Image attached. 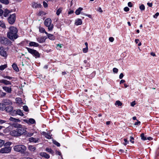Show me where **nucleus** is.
I'll list each match as a JSON object with an SVG mask.
<instances>
[{
    "label": "nucleus",
    "mask_w": 159,
    "mask_h": 159,
    "mask_svg": "<svg viewBox=\"0 0 159 159\" xmlns=\"http://www.w3.org/2000/svg\"><path fill=\"white\" fill-rule=\"evenodd\" d=\"M5 106L2 103H0V110L3 111L5 109Z\"/></svg>",
    "instance_id": "obj_27"
},
{
    "label": "nucleus",
    "mask_w": 159,
    "mask_h": 159,
    "mask_svg": "<svg viewBox=\"0 0 159 159\" xmlns=\"http://www.w3.org/2000/svg\"><path fill=\"white\" fill-rule=\"evenodd\" d=\"M3 12V10L0 9V16H1Z\"/></svg>",
    "instance_id": "obj_60"
},
{
    "label": "nucleus",
    "mask_w": 159,
    "mask_h": 159,
    "mask_svg": "<svg viewBox=\"0 0 159 159\" xmlns=\"http://www.w3.org/2000/svg\"><path fill=\"white\" fill-rule=\"evenodd\" d=\"M28 121L31 124H33L35 123V121L34 119L32 118L30 119Z\"/></svg>",
    "instance_id": "obj_34"
},
{
    "label": "nucleus",
    "mask_w": 159,
    "mask_h": 159,
    "mask_svg": "<svg viewBox=\"0 0 159 159\" xmlns=\"http://www.w3.org/2000/svg\"><path fill=\"white\" fill-rule=\"evenodd\" d=\"M0 83H3L6 85L11 84L10 82L5 80H0Z\"/></svg>",
    "instance_id": "obj_15"
},
{
    "label": "nucleus",
    "mask_w": 159,
    "mask_h": 159,
    "mask_svg": "<svg viewBox=\"0 0 159 159\" xmlns=\"http://www.w3.org/2000/svg\"><path fill=\"white\" fill-rule=\"evenodd\" d=\"M140 124V121H138H138L135 122L134 125H138L139 124Z\"/></svg>",
    "instance_id": "obj_57"
},
{
    "label": "nucleus",
    "mask_w": 159,
    "mask_h": 159,
    "mask_svg": "<svg viewBox=\"0 0 159 159\" xmlns=\"http://www.w3.org/2000/svg\"><path fill=\"white\" fill-rule=\"evenodd\" d=\"M125 82V80H121L120 82V84H121L122 83H123Z\"/></svg>",
    "instance_id": "obj_63"
},
{
    "label": "nucleus",
    "mask_w": 159,
    "mask_h": 159,
    "mask_svg": "<svg viewBox=\"0 0 159 159\" xmlns=\"http://www.w3.org/2000/svg\"><path fill=\"white\" fill-rule=\"evenodd\" d=\"M10 134L11 135L14 136H20L18 133V131L16 130H13L10 132Z\"/></svg>",
    "instance_id": "obj_11"
},
{
    "label": "nucleus",
    "mask_w": 159,
    "mask_h": 159,
    "mask_svg": "<svg viewBox=\"0 0 159 159\" xmlns=\"http://www.w3.org/2000/svg\"><path fill=\"white\" fill-rule=\"evenodd\" d=\"M98 11L100 12H102V10L101 7H99L98 9Z\"/></svg>",
    "instance_id": "obj_61"
},
{
    "label": "nucleus",
    "mask_w": 159,
    "mask_h": 159,
    "mask_svg": "<svg viewBox=\"0 0 159 159\" xmlns=\"http://www.w3.org/2000/svg\"><path fill=\"white\" fill-rule=\"evenodd\" d=\"M41 5L40 4H38L36 3H34L32 5V7L33 8H37L40 7Z\"/></svg>",
    "instance_id": "obj_23"
},
{
    "label": "nucleus",
    "mask_w": 159,
    "mask_h": 159,
    "mask_svg": "<svg viewBox=\"0 0 159 159\" xmlns=\"http://www.w3.org/2000/svg\"><path fill=\"white\" fill-rule=\"evenodd\" d=\"M40 155L42 157H44L46 158H49L50 157L49 155L45 152H42L40 153Z\"/></svg>",
    "instance_id": "obj_13"
},
{
    "label": "nucleus",
    "mask_w": 159,
    "mask_h": 159,
    "mask_svg": "<svg viewBox=\"0 0 159 159\" xmlns=\"http://www.w3.org/2000/svg\"><path fill=\"white\" fill-rule=\"evenodd\" d=\"M0 1L2 3L5 4H7L9 3V2L8 0H0Z\"/></svg>",
    "instance_id": "obj_32"
},
{
    "label": "nucleus",
    "mask_w": 159,
    "mask_h": 159,
    "mask_svg": "<svg viewBox=\"0 0 159 159\" xmlns=\"http://www.w3.org/2000/svg\"><path fill=\"white\" fill-rule=\"evenodd\" d=\"M139 8L142 11L143 10L145 9V7L142 4L140 6Z\"/></svg>",
    "instance_id": "obj_41"
},
{
    "label": "nucleus",
    "mask_w": 159,
    "mask_h": 159,
    "mask_svg": "<svg viewBox=\"0 0 159 159\" xmlns=\"http://www.w3.org/2000/svg\"><path fill=\"white\" fill-rule=\"evenodd\" d=\"M113 71L114 72L117 73L118 72V70L116 68H114L113 69Z\"/></svg>",
    "instance_id": "obj_47"
},
{
    "label": "nucleus",
    "mask_w": 159,
    "mask_h": 159,
    "mask_svg": "<svg viewBox=\"0 0 159 159\" xmlns=\"http://www.w3.org/2000/svg\"><path fill=\"white\" fill-rule=\"evenodd\" d=\"M7 112H10L11 115H13L16 111L15 110H13V107L11 106H8L5 107V110Z\"/></svg>",
    "instance_id": "obj_8"
},
{
    "label": "nucleus",
    "mask_w": 159,
    "mask_h": 159,
    "mask_svg": "<svg viewBox=\"0 0 159 159\" xmlns=\"http://www.w3.org/2000/svg\"><path fill=\"white\" fill-rule=\"evenodd\" d=\"M12 67L14 70L16 71H19V69L18 68L17 65L15 63H14L12 65Z\"/></svg>",
    "instance_id": "obj_25"
},
{
    "label": "nucleus",
    "mask_w": 159,
    "mask_h": 159,
    "mask_svg": "<svg viewBox=\"0 0 159 159\" xmlns=\"http://www.w3.org/2000/svg\"><path fill=\"white\" fill-rule=\"evenodd\" d=\"M21 159H32L30 157H24Z\"/></svg>",
    "instance_id": "obj_64"
},
{
    "label": "nucleus",
    "mask_w": 159,
    "mask_h": 159,
    "mask_svg": "<svg viewBox=\"0 0 159 159\" xmlns=\"http://www.w3.org/2000/svg\"><path fill=\"white\" fill-rule=\"evenodd\" d=\"M135 101H134L133 102L131 103V105L133 107L135 104Z\"/></svg>",
    "instance_id": "obj_58"
},
{
    "label": "nucleus",
    "mask_w": 159,
    "mask_h": 159,
    "mask_svg": "<svg viewBox=\"0 0 159 159\" xmlns=\"http://www.w3.org/2000/svg\"><path fill=\"white\" fill-rule=\"evenodd\" d=\"M0 42L2 44H6L8 43L10 41L7 38L3 37H0Z\"/></svg>",
    "instance_id": "obj_9"
},
{
    "label": "nucleus",
    "mask_w": 159,
    "mask_h": 159,
    "mask_svg": "<svg viewBox=\"0 0 159 159\" xmlns=\"http://www.w3.org/2000/svg\"><path fill=\"white\" fill-rule=\"evenodd\" d=\"M159 15L158 12H157L153 16V17L154 18H156L157 16Z\"/></svg>",
    "instance_id": "obj_53"
},
{
    "label": "nucleus",
    "mask_w": 159,
    "mask_h": 159,
    "mask_svg": "<svg viewBox=\"0 0 159 159\" xmlns=\"http://www.w3.org/2000/svg\"><path fill=\"white\" fill-rule=\"evenodd\" d=\"M29 45L31 46L38 47L39 44L38 43L33 42H31L29 43Z\"/></svg>",
    "instance_id": "obj_16"
},
{
    "label": "nucleus",
    "mask_w": 159,
    "mask_h": 159,
    "mask_svg": "<svg viewBox=\"0 0 159 159\" xmlns=\"http://www.w3.org/2000/svg\"><path fill=\"white\" fill-rule=\"evenodd\" d=\"M9 29V31L7 34V37L11 40L13 39H17L18 37L17 34L18 30L17 28L15 27L11 26Z\"/></svg>",
    "instance_id": "obj_1"
},
{
    "label": "nucleus",
    "mask_w": 159,
    "mask_h": 159,
    "mask_svg": "<svg viewBox=\"0 0 159 159\" xmlns=\"http://www.w3.org/2000/svg\"><path fill=\"white\" fill-rule=\"evenodd\" d=\"M116 105H118V106H121L122 105V103L119 101H117L115 103Z\"/></svg>",
    "instance_id": "obj_36"
},
{
    "label": "nucleus",
    "mask_w": 159,
    "mask_h": 159,
    "mask_svg": "<svg viewBox=\"0 0 159 159\" xmlns=\"http://www.w3.org/2000/svg\"><path fill=\"white\" fill-rule=\"evenodd\" d=\"M39 31L41 33H45L46 34H48V33L45 31V30L42 27H40L39 28Z\"/></svg>",
    "instance_id": "obj_29"
},
{
    "label": "nucleus",
    "mask_w": 159,
    "mask_h": 159,
    "mask_svg": "<svg viewBox=\"0 0 159 159\" xmlns=\"http://www.w3.org/2000/svg\"><path fill=\"white\" fill-rule=\"evenodd\" d=\"M2 88L7 93H11V88L6 86H4Z\"/></svg>",
    "instance_id": "obj_14"
},
{
    "label": "nucleus",
    "mask_w": 159,
    "mask_h": 159,
    "mask_svg": "<svg viewBox=\"0 0 159 159\" xmlns=\"http://www.w3.org/2000/svg\"><path fill=\"white\" fill-rule=\"evenodd\" d=\"M16 129L20 136L23 134H25L27 133V132L26 130V128L22 127V126L19 127Z\"/></svg>",
    "instance_id": "obj_5"
},
{
    "label": "nucleus",
    "mask_w": 159,
    "mask_h": 159,
    "mask_svg": "<svg viewBox=\"0 0 159 159\" xmlns=\"http://www.w3.org/2000/svg\"><path fill=\"white\" fill-rule=\"evenodd\" d=\"M114 38H113V37H110V38H109V40L110 42H113V41H114Z\"/></svg>",
    "instance_id": "obj_49"
},
{
    "label": "nucleus",
    "mask_w": 159,
    "mask_h": 159,
    "mask_svg": "<svg viewBox=\"0 0 159 159\" xmlns=\"http://www.w3.org/2000/svg\"><path fill=\"white\" fill-rule=\"evenodd\" d=\"M124 141L125 142V143H124V144L125 145H126L127 144V143H128L127 139H124Z\"/></svg>",
    "instance_id": "obj_52"
},
{
    "label": "nucleus",
    "mask_w": 159,
    "mask_h": 159,
    "mask_svg": "<svg viewBox=\"0 0 159 159\" xmlns=\"http://www.w3.org/2000/svg\"><path fill=\"white\" fill-rule=\"evenodd\" d=\"M44 13V12L42 11H40L38 14V16H41L43 14V13Z\"/></svg>",
    "instance_id": "obj_48"
},
{
    "label": "nucleus",
    "mask_w": 159,
    "mask_h": 159,
    "mask_svg": "<svg viewBox=\"0 0 159 159\" xmlns=\"http://www.w3.org/2000/svg\"><path fill=\"white\" fill-rule=\"evenodd\" d=\"M16 20V15L15 14L11 15L8 19L9 23L13 24L15 22Z\"/></svg>",
    "instance_id": "obj_7"
},
{
    "label": "nucleus",
    "mask_w": 159,
    "mask_h": 159,
    "mask_svg": "<svg viewBox=\"0 0 159 159\" xmlns=\"http://www.w3.org/2000/svg\"><path fill=\"white\" fill-rule=\"evenodd\" d=\"M28 149L30 151L32 152H34L36 148L32 145H29L28 147Z\"/></svg>",
    "instance_id": "obj_18"
},
{
    "label": "nucleus",
    "mask_w": 159,
    "mask_h": 159,
    "mask_svg": "<svg viewBox=\"0 0 159 159\" xmlns=\"http://www.w3.org/2000/svg\"><path fill=\"white\" fill-rule=\"evenodd\" d=\"M82 24V21L80 19H78L77 21H76L75 24L76 25H80Z\"/></svg>",
    "instance_id": "obj_26"
},
{
    "label": "nucleus",
    "mask_w": 159,
    "mask_h": 159,
    "mask_svg": "<svg viewBox=\"0 0 159 159\" xmlns=\"http://www.w3.org/2000/svg\"><path fill=\"white\" fill-rule=\"evenodd\" d=\"M7 67V65L5 64L4 65H2L0 66V70H2L6 68Z\"/></svg>",
    "instance_id": "obj_37"
},
{
    "label": "nucleus",
    "mask_w": 159,
    "mask_h": 159,
    "mask_svg": "<svg viewBox=\"0 0 159 159\" xmlns=\"http://www.w3.org/2000/svg\"><path fill=\"white\" fill-rule=\"evenodd\" d=\"M0 54L1 56L5 57H7V53L2 47H0Z\"/></svg>",
    "instance_id": "obj_10"
},
{
    "label": "nucleus",
    "mask_w": 159,
    "mask_h": 159,
    "mask_svg": "<svg viewBox=\"0 0 159 159\" xmlns=\"http://www.w3.org/2000/svg\"><path fill=\"white\" fill-rule=\"evenodd\" d=\"M6 122V121L3 120H0V124H2Z\"/></svg>",
    "instance_id": "obj_59"
},
{
    "label": "nucleus",
    "mask_w": 159,
    "mask_h": 159,
    "mask_svg": "<svg viewBox=\"0 0 159 159\" xmlns=\"http://www.w3.org/2000/svg\"><path fill=\"white\" fill-rule=\"evenodd\" d=\"M56 154L59 155H61V152H60L59 151H58L56 152Z\"/></svg>",
    "instance_id": "obj_62"
},
{
    "label": "nucleus",
    "mask_w": 159,
    "mask_h": 159,
    "mask_svg": "<svg viewBox=\"0 0 159 159\" xmlns=\"http://www.w3.org/2000/svg\"><path fill=\"white\" fill-rule=\"evenodd\" d=\"M43 5L44 7H47L48 6V4L45 2L44 1L43 2Z\"/></svg>",
    "instance_id": "obj_45"
},
{
    "label": "nucleus",
    "mask_w": 159,
    "mask_h": 159,
    "mask_svg": "<svg viewBox=\"0 0 159 159\" xmlns=\"http://www.w3.org/2000/svg\"><path fill=\"white\" fill-rule=\"evenodd\" d=\"M23 109L24 110L26 111H28V107L27 106H24L23 107Z\"/></svg>",
    "instance_id": "obj_42"
},
{
    "label": "nucleus",
    "mask_w": 159,
    "mask_h": 159,
    "mask_svg": "<svg viewBox=\"0 0 159 159\" xmlns=\"http://www.w3.org/2000/svg\"><path fill=\"white\" fill-rule=\"evenodd\" d=\"M14 149L16 151L20 152L21 153H24L26 149L25 146L22 145H18L15 146L14 147Z\"/></svg>",
    "instance_id": "obj_2"
},
{
    "label": "nucleus",
    "mask_w": 159,
    "mask_h": 159,
    "mask_svg": "<svg viewBox=\"0 0 159 159\" xmlns=\"http://www.w3.org/2000/svg\"><path fill=\"white\" fill-rule=\"evenodd\" d=\"M45 39L44 37H41L37 39L38 41L40 43L44 42L45 41Z\"/></svg>",
    "instance_id": "obj_19"
},
{
    "label": "nucleus",
    "mask_w": 159,
    "mask_h": 159,
    "mask_svg": "<svg viewBox=\"0 0 159 159\" xmlns=\"http://www.w3.org/2000/svg\"><path fill=\"white\" fill-rule=\"evenodd\" d=\"M83 8L79 7L78 9H77L75 12L76 15H78L80 13L81 11L83 10Z\"/></svg>",
    "instance_id": "obj_21"
},
{
    "label": "nucleus",
    "mask_w": 159,
    "mask_h": 159,
    "mask_svg": "<svg viewBox=\"0 0 159 159\" xmlns=\"http://www.w3.org/2000/svg\"><path fill=\"white\" fill-rule=\"evenodd\" d=\"M128 6L130 7H131L132 6V4L130 2H129L128 3Z\"/></svg>",
    "instance_id": "obj_55"
},
{
    "label": "nucleus",
    "mask_w": 159,
    "mask_h": 159,
    "mask_svg": "<svg viewBox=\"0 0 159 159\" xmlns=\"http://www.w3.org/2000/svg\"><path fill=\"white\" fill-rule=\"evenodd\" d=\"M26 48L29 52L35 56L36 57H40V55L39 52L36 50L27 47H26Z\"/></svg>",
    "instance_id": "obj_4"
},
{
    "label": "nucleus",
    "mask_w": 159,
    "mask_h": 159,
    "mask_svg": "<svg viewBox=\"0 0 159 159\" xmlns=\"http://www.w3.org/2000/svg\"><path fill=\"white\" fill-rule=\"evenodd\" d=\"M0 26L3 28H5V24L3 21H0Z\"/></svg>",
    "instance_id": "obj_38"
},
{
    "label": "nucleus",
    "mask_w": 159,
    "mask_h": 159,
    "mask_svg": "<svg viewBox=\"0 0 159 159\" xmlns=\"http://www.w3.org/2000/svg\"><path fill=\"white\" fill-rule=\"evenodd\" d=\"M11 150V148L10 147H6L2 148L0 150V152L2 153H9Z\"/></svg>",
    "instance_id": "obj_6"
},
{
    "label": "nucleus",
    "mask_w": 159,
    "mask_h": 159,
    "mask_svg": "<svg viewBox=\"0 0 159 159\" xmlns=\"http://www.w3.org/2000/svg\"><path fill=\"white\" fill-rule=\"evenodd\" d=\"M88 50V47H86V48H84L83 49V52L84 53H86L87 52Z\"/></svg>",
    "instance_id": "obj_44"
},
{
    "label": "nucleus",
    "mask_w": 159,
    "mask_h": 159,
    "mask_svg": "<svg viewBox=\"0 0 159 159\" xmlns=\"http://www.w3.org/2000/svg\"><path fill=\"white\" fill-rule=\"evenodd\" d=\"M46 34L48 35V38L49 39H50L51 40H54L55 39V37L53 35L51 34H49L48 33V34Z\"/></svg>",
    "instance_id": "obj_22"
},
{
    "label": "nucleus",
    "mask_w": 159,
    "mask_h": 159,
    "mask_svg": "<svg viewBox=\"0 0 159 159\" xmlns=\"http://www.w3.org/2000/svg\"><path fill=\"white\" fill-rule=\"evenodd\" d=\"M11 12L7 9H5L3 15L5 17H6Z\"/></svg>",
    "instance_id": "obj_24"
},
{
    "label": "nucleus",
    "mask_w": 159,
    "mask_h": 159,
    "mask_svg": "<svg viewBox=\"0 0 159 159\" xmlns=\"http://www.w3.org/2000/svg\"><path fill=\"white\" fill-rule=\"evenodd\" d=\"M52 20L50 18L46 19L44 21V25L48 27V29L49 30H52L53 28V25L51 23Z\"/></svg>",
    "instance_id": "obj_3"
},
{
    "label": "nucleus",
    "mask_w": 159,
    "mask_h": 159,
    "mask_svg": "<svg viewBox=\"0 0 159 159\" xmlns=\"http://www.w3.org/2000/svg\"><path fill=\"white\" fill-rule=\"evenodd\" d=\"M3 104L5 106V107L7 105H10L12 104L11 102L8 99H4L3 101Z\"/></svg>",
    "instance_id": "obj_12"
},
{
    "label": "nucleus",
    "mask_w": 159,
    "mask_h": 159,
    "mask_svg": "<svg viewBox=\"0 0 159 159\" xmlns=\"http://www.w3.org/2000/svg\"><path fill=\"white\" fill-rule=\"evenodd\" d=\"M16 113L17 114L20 115L21 116H24L23 113L20 110H17L16 111Z\"/></svg>",
    "instance_id": "obj_30"
},
{
    "label": "nucleus",
    "mask_w": 159,
    "mask_h": 159,
    "mask_svg": "<svg viewBox=\"0 0 159 159\" xmlns=\"http://www.w3.org/2000/svg\"><path fill=\"white\" fill-rule=\"evenodd\" d=\"M13 125L15 127L17 128H19V127H20L22 126V125H21L16 123H15L14 124H13Z\"/></svg>",
    "instance_id": "obj_39"
},
{
    "label": "nucleus",
    "mask_w": 159,
    "mask_h": 159,
    "mask_svg": "<svg viewBox=\"0 0 159 159\" xmlns=\"http://www.w3.org/2000/svg\"><path fill=\"white\" fill-rule=\"evenodd\" d=\"M1 94H0L1 97H4L6 95V93L3 92H1Z\"/></svg>",
    "instance_id": "obj_50"
},
{
    "label": "nucleus",
    "mask_w": 159,
    "mask_h": 159,
    "mask_svg": "<svg viewBox=\"0 0 159 159\" xmlns=\"http://www.w3.org/2000/svg\"><path fill=\"white\" fill-rule=\"evenodd\" d=\"M46 150L49 152H50L52 154H53L54 153L53 151H52L51 148H47L46 149Z\"/></svg>",
    "instance_id": "obj_35"
},
{
    "label": "nucleus",
    "mask_w": 159,
    "mask_h": 159,
    "mask_svg": "<svg viewBox=\"0 0 159 159\" xmlns=\"http://www.w3.org/2000/svg\"><path fill=\"white\" fill-rule=\"evenodd\" d=\"M124 76L123 74L122 73H121L119 76V78L120 79H121Z\"/></svg>",
    "instance_id": "obj_54"
},
{
    "label": "nucleus",
    "mask_w": 159,
    "mask_h": 159,
    "mask_svg": "<svg viewBox=\"0 0 159 159\" xmlns=\"http://www.w3.org/2000/svg\"><path fill=\"white\" fill-rule=\"evenodd\" d=\"M4 144V141L0 139V147H2Z\"/></svg>",
    "instance_id": "obj_40"
},
{
    "label": "nucleus",
    "mask_w": 159,
    "mask_h": 159,
    "mask_svg": "<svg viewBox=\"0 0 159 159\" xmlns=\"http://www.w3.org/2000/svg\"><path fill=\"white\" fill-rule=\"evenodd\" d=\"M42 134L44 135L46 138L48 139H51V136L47 133L43 132L42 133Z\"/></svg>",
    "instance_id": "obj_20"
},
{
    "label": "nucleus",
    "mask_w": 159,
    "mask_h": 159,
    "mask_svg": "<svg viewBox=\"0 0 159 159\" xmlns=\"http://www.w3.org/2000/svg\"><path fill=\"white\" fill-rule=\"evenodd\" d=\"M147 5L149 7H151L152 6V3H150L148 2L147 3Z\"/></svg>",
    "instance_id": "obj_56"
},
{
    "label": "nucleus",
    "mask_w": 159,
    "mask_h": 159,
    "mask_svg": "<svg viewBox=\"0 0 159 159\" xmlns=\"http://www.w3.org/2000/svg\"><path fill=\"white\" fill-rule=\"evenodd\" d=\"M140 136L141 137V139L143 140H146L147 139L146 137L144 136V133L141 134Z\"/></svg>",
    "instance_id": "obj_33"
},
{
    "label": "nucleus",
    "mask_w": 159,
    "mask_h": 159,
    "mask_svg": "<svg viewBox=\"0 0 159 159\" xmlns=\"http://www.w3.org/2000/svg\"><path fill=\"white\" fill-rule=\"evenodd\" d=\"M53 143L55 145H56L58 147H59L60 145V143H59L57 142L56 141H53Z\"/></svg>",
    "instance_id": "obj_43"
},
{
    "label": "nucleus",
    "mask_w": 159,
    "mask_h": 159,
    "mask_svg": "<svg viewBox=\"0 0 159 159\" xmlns=\"http://www.w3.org/2000/svg\"><path fill=\"white\" fill-rule=\"evenodd\" d=\"M11 143L10 142H7V143H4V146H7L8 145H10L11 144Z\"/></svg>",
    "instance_id": "obj_46"
},
{
    "label": "nucleus",
    "mask_w": 159,
    "mask_h": 159,
    "mask_svg": "<svg viewBox=\"0 0 159 159\" xmlns=\"http://www.w3.org/2000/svg\"><path fill=\"white\" fill-rule=\"evenodd\" d=\"M9 119H10V120L11 121H14V122H20V120L19 119H16V118H13L12 117H11Z\"/></svg>",
    "instance_id": "obj_17"
},
{
    "label": "nucleus",
    "mask_w": 159,
    "mask_h": 159,
    "mask_svg": "<svg viewBox=\"0 0 159 159\" xmlns=\"http://www.w3.org/2000/svg\"><path fill=\"white\" fill-rule=\"evenodd\" d=\"M124 10L125 11H127L129 10V8L128 7H126L124 8Z\"/></svg>",
    "instance_id": "obj_51"
},
{
    "label": "nucleus",
    "mask_w": 159,
    "mask_h": 159,
    "mask_svg": "<svg viewBox=\"0 0 159 159\" xmlns=\"http://www.w3.org/2000/svg\"><path fill=\"white\" fill-rule=\"evenodd\" d=\"M29 140L30 142H34L36 143L38 141V140L34 138L31 137L29 138Z\"/></svg>",
    "instance_id": "obj_28"
},
{
    "label": "nucleus",
    "mask_w": 159,
    "mask_h": 159,
    "mask_svg": "<svg viewBox=\"0 0 159 159\" xmlns=\"http://www.w3.org/2000/svg\"><path fill=\"white\" fill-rule=\"evenodd\" d=\"M62 10V8H59L57 11L56 14L57 16H59L60 13L61 12Z\"/></svg>",
    "instance_id": "obj_31"
}]
</instances>
